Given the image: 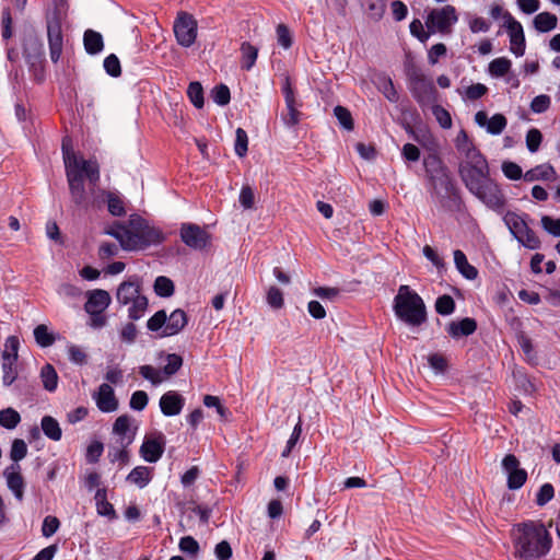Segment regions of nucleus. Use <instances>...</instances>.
I'll return each mask as SVG.
<instances>
[{
	"label": "nucleus",
	"instance_id": "20",
	"mask_svg": "<svg viewBox=\"0 0 560 560\" xmlns=\"http://www.w3.org/2000/svg\"><path fill=\"white\" fill-rule=\"evenodd\" d=\"M93 397L97 408L103 412H113L118 408V400L115 397L114 389L107 383L101 384Z\"/></svg>",
	"mask_w": 560,
	"mask_h": 560
},
{
	"label": "nucleus",
	"instance_id": "17",
	"mask_svg": "<svg viewBox=\"0 0 560 560\" xmlns=\"http://www.w3.org/2000/svg\"><path fill=\"white\" fill-rule=\"evenodd\" d=\"M23 56L28 66L37 68L40 62L45 61L44 45L37 36H30L25 39Z\"/></svg>",
	"mask_w": 560,
	"mask_h": 560
},
{
	"label": "nucleus",
	"instance_id": "41",
	"mask_svg": "<svg viewBox=\"0 0 560 560\" xmlns=\"http://www.w3.org/2000/svg\"><path fill=\"white\" fill-rule=\"evenodd\" d=\"M174 283L173 281L165 277V276H159L154 281V292L156 295L161 298H168L174 294Z\"/></svg>",
	"mask_w": 560,
	"mask_h": 560
},
{
	"label": "nucleus",
	"instance_id": "39",
	"mask_svg": "<svg viewBox=\"0 0 560 560\" xmlns=\"http://www.w3.org/2000/svg\"><path fill=\"white\" fill-rule=\"evenodd\" d=\"M16 360L9 359V355H2V383L4 386H10L18 377V372L14 368Z\"/></svg>",
	"mask_w": 560,
	"mask_h": 560
},
{
	"label": "nucleus",
	"instance_id": "23",
	"mask_svg": "<svg viewBox=\"0 0 560 560\" xmlns=\"http://www.w3.org/2000/svg\"><path fill=\"white\" fill-rule=\"evenodd\" d=\"M188 323L187 314L180 310L177 308L173 311L170 315H167V320L164 329L161 334H159L160 337H171L179 334L185 326Z\"/></svg>",
	"mask_w": 560,
	"mask_h": 560
},
{
	"label": "nucleus",
	"instance_id": "59",
	"mask_svg": "<svg viewBox=\"0 0 560 560\" xmlns=\"http://www.w3.org/2000/svg\"><path fill=\"white\" fill-rule=\"evenodd\" d=\"M104 69L106 73L113 78H117L121 74V67L118 57L114 54L108 55L104 59Z\"/></svg>",
	"mask_w": 560,
	"mask_h": 560
},
{
	"label": "nucleus",
	"instance_id": "24",
	"mask_svg": "<svg viewBox=\"0 0 560 560\" xmlns=\"http://www.w3.org/2000/svg\"><path fill=\"white\" fill-rule=\"evenodd\" d=\"M138 278L129 279L119 284L116 292V300L121 305H127L142 294L140 293Z\"/></svg>",
	"mask_w": 560,
	"mask_h": 560
},
{
	"label": "nucleus",
	"instance_id": "63",
	"mask_svg": "<svg viewBox=\"0 0 560 560\" xmlns=\"http://www.w3.org/2000/svg\"><path fill=\"white\" fill-rule=\"evenodd\" d=\"M550 97L546 94L538 95L530 102V109L536 114H542L550 107Z\"/></svg>",
	"mask_w": 560,
	"mask_h": 560
},
{
	"label": "nucleus",
	"instance_id": "22",
	"mask_svg": "<svg viewBox=\"0 0 560 560\" xmlns=\"http://www.w3.org/2000/svg\"><path fill=\"white\" fill-rule=\"evenodd\" d=\"M110 302L112 298L107 291L95 289L88 293V301L84 304V310L86 313H104Z\"/></svg>",
	"mask_w": 560,
	"mask_h": 560
},
{
	"label": "nucleus",
	"instance_id": "8",
	"mask_svg": "<svg viewBox=\"0 0 560 560\" xmlns=\"http://www.w3.org/2000/svg\"><path fill=\"white\" fill-rule=\"evenodd\" d=\"M407 78L410 93L421 107L429 106L436 101V90L433 82L419 68H409Z\"/></svg>",
	"mask_w": 560,
	"mask_h": 560
},
{
	"label": "nucleus",
	"instance_id": "51",
	"mask_svg": "<svg viewBox=\"0 0 560 560\" xmlns=\"http://www.w3.org/2000/svg\"><path fill=\"white\" fill-rule=\"evenodd\" d=\"M508 120L502 114H494L491 118H489V122L487 126V132L490 135H500L506 127Z\"/></svg>",
	"mask_w": 560,
	"mask_h": 560
},
{
	"label": "nucleus",
	"instance_id": "36",
	"mask_svg": "<svg viewBox=\"0 0 560 560\" xmlns=\"http://www.w3.org/2000/svg\"><path fill=\"white\" fill-rule=\"evenodd\" d=\"M129 304L131 305L128 308V317L131 320H138L144 316L148 310L149 301L147 296L141 295L138 299L130 302Z\"/></svg>",
	"mask_w": 560,
	"mask_h": 560
},
{
	"label": "nucleus",
	"instance_id": "45",
	"mask_svg": "<svg viewBox=\"0 0 560 560\" xmlns=\"http://www.w3.org/2000/svg\"><path fill=\"white\" fill-rule=\"evenodd\" d=\"M187 95L196 108H202L205 104L203 89L197 81L189 83Z\"/></svg>",
	"mask_w": 560,
	"mask_h": 560
},
{
	"label": "nucleus",
	"instance_id": "52",
	"mask_svg": "<svg viewBox=\"0 0 560 560\" xmlns=\"http://www.w3.org/2000/svg\"><path fill=\"white\" fill-rule=\"evenodd\" d=\"M334 114H335L336 118L338 119L339 124L346 130L350 131L354 128L353 119H352L351 113L348 108L338 105L334 108Z\"/></svg>",
	"mask_w": 560,
	"mask_h": 560
},
{
	"label": "nucleus",
	"instance_id": "40",
	"mask_svg": "<svg viewBox=\"0 0 560 560\" xmlns=\"http://www.w3.org/2000/svg\"><path fill=\"white\" fill-rule=\"evenodd\" d=\"M95 499L97 501V513L102 516H108L109 518H116V512L112 503L105 498V490H97Z\"/></svg>",
	"mask_w": 560,
	"mask_h": 560
},
{
	"label": "nucleus",
	"instance_id": "30",
	"mask_svg": "<svg viewBox=\"0 0 560 560\" xmlns=\"http://www.w3.org/2000/svg\"><path fill=\"white\" fill-rule=\"evenodd\" d=\"M126 479L142 489L149 485L152 479V468L147 466H137L128 474Z\"/></svg>",
	"mask_w": 560,
	"mask_h": 560
},
{
	"label": "nucleus",
	"instance_id": "2",
	"mask_svg": "<svg viewBox=\"0 0 560 560\" xmlns=\"http://www.w3.org/2000/svg\"><path fill=\"white\" fill-rule=\"evenodd\" d=\"M62 156L71 200L77 207L88 209L90 198L84 178L88 179L89 190L93 192L101 177L100 165L96 160H85L75 154L66 139L62 141Z\"/></svg>",
	"mask_w": 560,
	"mask_h": 560
},
{
	"label": "nucleus",
	"instance_id": "35",
	"mask_svg": "<svg viewBox=\"0 0 560 560\" xmlns=\"http://www.w3.org/2000/svg\"><path fill=\"white\" fill-rule=\"evenodd\" d=\"M20 422L21 416L15 409L8 407L0 411V425L2 428L13 430Z\"/></svg>",
	"mask_w": 560,
	"mask_h": 560
},
{
	"label": "nucleus",
	"instance_id": "27",
	"mask_svg": "<svg viewBox=\"0 0 560 560\" xmlns=\"http://www.w3.org/2000/svg\"><path fill=\"white\" fill-rule=\"evenodd\" d=\"M454 264L464 278L475 280L478 277L477 268L468 262L466 255L460 249L454 252Z\"/></svg>",
	"mask_w": 560,
	"mask_h": 560
},
{
	"label": "nucleus",
	"instance_id": "56",
	"mask_svg": "<svg viewBox=\"0 0 560 560\" xmlns=\"http://www.w3.org/2000/svg\"><path fill=\"white\" fill-rule=\"evenodd\" d=\"M432 105V114L440 124V126L444 129H450L452 127V118L450 113L438 104H431Z\"/></svg>",
	"mask_w": 560,
	"mask_h": 560
},
{
	"label": "nucleus",
	"instance_id": "3",
	"mask_svg": "<svg viewBox=\"0 0 560 560\" xmlns=\"http://www.w3.org/2000/svg\"><path fill=\"white\" fill-rule=\"evenodd\" d=\"M427 189L434 202L447 208L450 202L459 201V189L451 171L438 154H429L423 159Z\"/></svg>",
	"mask_w": 560,
	"mask_h": 560
},
{
	"label": "nucleus",
	"instance_id": "10",
	"mask_svg": "<svg viewBox=\"0 0 560 560\" xmlns=\"http://www.w3.org/2000/svg\"><path fill=\"white\" fill-rule=\"evenodd\" d=\"M457 20L456 9L447 4L440 9H432L428 14L425 25L430 33L448 34Z\"/></svg>",
	"mask_w": 560,
	"mask_h": 560
},
{
	"label": "nucleus",
	"instance_id": "53",
	"mask_svg": "<svg viewBox=\"0 0 560 560\" xmlns=\"http://www.w3.org/2000/svg\"><path fill=\"white\" fill-rule=\"evenodd\" d=\"M266 300L268 305L275 310H280L284 305L283 293L275 285L268 289Z\"/></svg>",
	"mask_w": 560,
	"mask_h": 560
},
{
	"label": "nucleus",
	"instance_id": "4",
	"mask_svg": "<svg viewBox=\"0 0 560 560\" xmlns=\"http://www.w3.org/2000/svg\"><path fill=\"white\" fill-rule=\"evenodd\" d=\"M551 544L550 534L541 523L530 521L515 526V556L521 559L541 558L549 552Z\"/></svg>",
	"mask_w": 560,
	"mask_h": 560
},
{
	"label": "nucleus",
	"instance_id": "14",
	"mask_svg": "<svg viewBox=\"0 0 560 560\" xmlns=\"http://www.w3.org/2000/svg\"><path fill=\"white\" fill-rule=\"evenodd\" d=\"M502 468L508 475L506 486L510 490H517L527 480V471L520 467V460L514 454H508L502 459Z\"/></svg>",
	"mask_w": 560,
	"mask_h": 560
},
{
	"label": "nucleus",
	"instance_id": "61",
	"mask_svg": "<svg viewBox=\"0 0 560 560\" xmlns=\"http://www.w3.org/2000/svg\"><path fill=\"white\" fill-rule=\"evenodd\" d=\"M60 527V522L56 516L47 515L42 525V535L46 538L52 536Z\"/></svg>",
	"mask_w": 560,
	"mask_h": 560
},
{
	"label": "nucleus",
	"instance_id": "6",
	"mask_svg": "<svg viewBox=\"0 0 560 560\" xmlns=\"http://www.w3.org/2000/svg\"><path fill=\"white\" fill-rule=\"evenodd\" d=\"M164 241L162 231L148 223L140 215L132 214L129 218V237L127 250H143L152 245H159Z\"/></svg>",
	"mask_w": 560,
	"mask_h": 560
},
{
	"label": "nucleus",
	"instance_id": "18",
	"mask_svg": "<svg viewBox=\"0 0 560 560\" xmlns=\"http://www.w3.org/2000/svg\"><path fill=\"white\" fill-rule=\"evenodd\" d=\"M185 398L176 390H168L160 398L161 412L166 417H174L182 412Z\"/></svg>",
	"mask_w": 560,
	"mask_h": 560
},
{
	"label": "nucleus",
	"instance_id": "13",
	"mask_svg": "<svg viewBox=\"0 0 560 560\" xmlns=\"http://www.w3.org/2000/svg\"><path fill=\"white\" fill-rule=\"evenodd\" d=\"M46 24L50 59L54 63H57L63 48V35L59 13L54 12L51 15H48Z\"/></svg>",
	"mask_w": 560,
	"mask_h": 560
},
{
	"label": "nucleus",
	"instance_id": "32",
	"mask_svg": "<svg viewBox=\"0 0 560 560\" xmlns=\"http://www.w3.org/2000/svg\"><path fill=\"white\" fill-rule=\"evenodd\" d=\"M43 433L52 441H59L62 436V431L59 422L51 416H44L40 421Z\"/></svg>",
	"mask_w": 560,
	"mask_h": 560
},
{
	"label": "nucleus",
	"instance_id": "11",
	"mask_svg": "<svg viewBox=\"0 0 560 560\" xmlns=\"http://www.w3.org/2000/svg\"><path fill=\"white\" fill-rule=\"evenodd\" d=\"M177 43L183 47H190L197 37V21L187 12H179L173 25Z\"/></svg>",
	"mask_w": 560,
	"mask_h": 560
},
{
	"label": "nucleus",
	"instance_id": "19",
	"mask_svg": "<svg viewBox=\"0 0 560 560\" xmlns=\"http://www.w3.org/2000/svg\"><path fill=\"white\" fill-rule=\"evenodd\" d=\"M8 488L12 491L18 501H22L24 497V479L21 475V466L12 464L3 471Z\"/></svg>",
	"mask_w": 560,
	"mask_h": 560
},
{
	"label": "nucleus",
	"instance_id": "29",
	"mask_svg": "<svg viewBox=\"0 0 560 560\" xmlns=\"http://www.w3.org/2000/svg\"><path fill=\"white\" fill-rule=\"evenodd\" d=\"M533 24L536 31L547 33L557 27L558 18L550 12H540L534 18Z\"/></svg>",
	"mask_w": 560,
	"mask_h": 560
},
{
	"label": "nucleus",
	"instance_id": "34",
	"mask_svg": "<svg viewBox=\"0 0 560 560\" xmlns=\"http://www.w3.org/2000/svg\"><path fill=\"white\" fill-rule=\"evenodd\" d=\"M43 386L48 392H55L58 386V374L55 368L47 363L40 370Z\"/></svg>",
	"mask_w": 560,
	"mask_h": 560
},
{
	"label": "nucleus",
	"instance_id": "9",
	"mask_svg": "<svg viewBox=\"0 0 560 560\" xmlns=\"http://www.w3.org/2000/svg\"><path fill=\"white\" fill-rule=\"evenodd\" d=\"M160 359L165 358V365L162 369H156L152 365L145 364L139 368V374L153 386H158L175 375L183 366V358L176 353L161 352Z\"/></svg>",
	"mask_w": 560,
	"mask_h": 560
},
{
	"label": "nucleus",
	"instance_id": "33",
	"mask_svg": "<svg viewBox=\"0 0 560 560\" xmlns=\"http://www.w3.org/2000/svg\"><path fill=\"white\" fill-rule=\"evenodd\" d=\"M240 49L242 52V69L249 71L256 63L258 49L248 42H243Z\"/></svg>",
	"mask_w": 560,
	"mask_h": 560
},
{
	"label": "nucleus",
	"instance_id": "49",
	"mask_svg": "<svg viewBox=\"0 0 560 560\" xmlns=\"http://www.w3.org/2000/svg\"><path fill=\"white\" fill-rule=\"evenodd\" d=\"M179 550L192 558L197 557L200 547L198 541L192 536H184L178 544Z\"/></svg>",
	"mask_w": 560,
	"mask_h": 560
},
{
	"label": "nucleus",
	"instance_id": "26",
	"mask_svg": "<svg viewBox=\"0 0 560 560\" xmlns=\"http://www.w3.org/2000/svg\"><path fill=\"white\" fill-rule=\"evenodd\" d=\"M84 49L89 55H97L104 49V40L101 33L86 30L83 35Z\"/></svg>",
	"mask_w": 560,
	"mask_h": 560
},
{
	"label": "nucleus",
	"instance_id": "15",
	"mask_svg": "<svg viewBox=\"0 0 560 560\" xmlns=\"http://www.w3.org/2000/svg\"><path fill=\"white\" fill-rule=\"evenodd\" d=\"M504 26L506 27L510 36V49L516 57H522L525 54V35L522 24L516 21L510 12L504 14Z\"/></svg>",
	"mask_w": 560,
	"mask_h": 560
},
{
	"label": "nucleus",
	"instance_id": "38",
	"mask_svg": "<svg viewBox=\"0 0 560 560\" xmlns=\"http://www.w3.org/2000/svg\"><path fill=\"white\" fill-rule=\"evenodd\" d=\"M434 307L438 314L448 316L455 312L456 304L451 295L443 294L436 299Z\"/></svg>",
	"mask_w": 560,
	"mask_h": 560
},
{
	"label": "nucleus",
	"instance_id": "57",
	"mask_svg": "<svg viewBox=\"0 0 560 560\" xmlns=\"http://www.w3.org/2000/svg\"><path fill=\"white\" fill-rule=\"evenodd\" d=\"M555 495V488L551 483H544L536 493L535 502L538 506H545Z\"/></svg>",
	"mask_w": 560,
	"mask_h": 560
},
{
	"label": "nucleus",
	"instance_id": "55",
	"mask_svg": "<svg viewBox=\"0 0 560 560\" xmlns=\"http://www.w3.org/2000/svg\"><path fill=\"white\" fill-rule=\"evenodd\" d=\"M27 454V445L24 440L15 439L12 442L10 458L14 462L13 464H19Z\"/></svg>",
	"mask_w": 560,
	"mask_h": 560
},
{
	"label": "nucleus",
	"instance_id": "62",
	"mask_svg": "<svg viewBox=\"0 0 560 560\" xmlns=\"http://www.w3.org/2000/svg\"><path fill=\"white\" fill-rule=\"evenodd\" d=\"M542 135L537 128H532L526 135V145L529 152L534 153L539 149Z\"/></svg>",
	"mask_w": 560,
	"mask_h": 560
},
{
	"label": "nucleus",
	"instance_id": "16",
	"mask_svg": "<svg viewBox=\"0 0 560 560\" xmlns=\"http://www.w3.org/2000/svg\"><path fill=\"white\" fill-rule=\"evenodd\" d=\"M164 450L165 436L160 432L144 439L140 447V455L148 463H156L162 457Z\"/></svg>",
	"mask_w": 560,
	"mask_h": 560
},
{
	"label": "nucleus",
	"instance_id": "54",
	"mask_svg": "<svg viewBox=\"0 0 560 560\" xmlns=\"http://www.w3.org/2000/svg\"><path fill=\"white\" fill-rule=\"evenodd\" d=\"M118 443V447H113L108 451V457L112 463L119 462L124 466L129 462V452L127 451L129 445H124L121 442Z\"/></svg>",
	"mask_w": 560,
	"mask_h": 560
},
{
	"label": "nucleus",
	"instance_id": "44",
	"mask_svg": "<svg viewBox=\"0 0 560 560\" xmlns=\"http://www.w3.org/2000/svg\"><path fill=\"white\" fill-rule=\"evenodd\" d=\"M167 314L164 310L154 313L147 322V328L152 332H162L166 325Z\"/></svg>",
	"mask_w": 560,
	"mask_h": 560
},
{
	"label": "nucleus",
	"instance_id": "31",
	"mask_svg": "<svg viewBox=\"0 0 560 560\" xmlns=\"http://www.w3.org/2000/svg\"><path fill=\"white\" fill-rule=\"evenodd\" d=\"M555 175V170L551 165L540 164L535 166L534 168L527 171L524 174L525 182H535V180H548L551 179Z\"/></svg>",
	"mask_w": 560,
	"mask_h": 560
},
{
	"label": "nucleus",
	"instance_id": "42",
	"mask_svg": "<svg viewBox=\"0 0 560 560\" xmlns=\"http://www.w3.org/2000/svg\"><path fill=\"white\" fill-rule=\"evenodd\" d=\"M107 209L114 217H122L126 214L125 202L122 198L114 192H107Z\"/></svg>",
	"mask_w": 560,
	"mask_h": 560
},
{
	"label": "nucleus",
	"instance_id": "28",
	"mask_svg": "<svg viewBox=\"0 0 560 560\" xmlns=\"http://www.w3.org/2000/svg\"><path fill=\"white\" fill-rule=\"evenodd\" d=\"M375 85L377 90L390 102L397 103L399 100V94L395 89V85L392 79L386 74H380L376 77Z\"/></svg>",
	"mask_w": 560,
	"mask_h": 560
},
{
	"label": "nucleus",
	"instance_id": "7",
	"mask_svg": "<svg viewBox=\"0 0 560 560\" xmlns=\"http://www.w3.org/2000/svg\"><path fill=\"white\" fill-rule=\"evenodd\" d=\"M528 214L520 215L513 211H508L503 221L514 238L528 249H538L541 245L539 237L528 226L526 219Z\"/></svg>",
	"mask_w": 560,
	"mask_h": 560
},
{
	"label": "nucleus",
	"instance_id": "64",
	"mask_svg": "<svg viewBox=\"0 0 560 560\" xmlns=\"http://www.w3.org/2000/svg\"><path fill=\"white\" fill-rule=\"evenodd\" d=\"M502 172L505 177L512 180H517L522 178V176L524 177L521 166L514 162H503Z\"/></svg>",
	"mask_w": 560,
	"mask_h": 560
},
{
	"label": "nucleus",
	"instance_id": "46",
	"mask_svg": "<svg viewBox=\"0 0 560 560\" xmlns=\"http://www.w3.org/2000/svg\"><path fill=\"white\" fill-rule=\"evenodd\" d=\"M34 338L36 342L43 347H50L55 342V336L49 332L46 325H38L34 329Z\"/></svg>",
	"mask_w": 560,
	"mask_h": 560
},
{
	"label": "nucleus",
	"instance_id": "60",
	"mask_svg": "<svg viewBox=\"0 0 560 560\" xmlns=\"http://www.w3.org/2000/svg\"><path fill=\"white\" fill-rule=\"evenodd\" d=\"M542 229L555 237H560V219L542 215L540 220Z\"/></svg>",
	"mask_w": 560,
	"mask_h": 560
},
{
	"label": "nucleus",
	"instance_id": "25",
	"mask_svg": "<svg viewBox=\"0 0 560 560\" xmlns=\"http://www.w3.org/2000/svg\"><path fill=\"white\" fill-rule=\"evenodd\" d=\"M130 417L127 415L119 416L113 425V432L119 436V441L124 445H130L135 439V433L130 431Z\"/></svg>",
	"mask_w": 560,
	"mask_h": 560
},
{
	"label": "nucleus",
	"instance_id": "1",
	"mask_svg": "<svg viewBox=\"0 0 560 560\" xmlns=\"http://www.w3.org/2000/svg\"><path fill=\"white\" fill-rule=\"evenodd\" d=\"M458 153V175L467 190L495 212H503L506 199L498 183L490 176L486 156L468 133L460 129L454 140Z\"/></svg>",
	"mask_w": 560,
	"mask_h": 560
},
{
	"label": "nucleus",
	"instance_id": "37",
	"mask_svg": "<svg viewBox=\"0 0 560 560\" xmlns=\"http://www.w3.org/2000/svg\"><path fill=\"white\" fill-rule=\"evenodd\" d=\"M511 66H512V62L510 59H508L505 57H500V58L493 59L489 63L488 70L492 77L501 78L509 73Z\"/></svg>",
	"mask_w": 560,
	"mask_h": 560
},
{
	"label": "nucleus",
	"instance_id": "47",
	"mask_svg": "<svg viewBox=\"0 0 560 560\" xmlns=\"http://www.w3.org/2000/svg\"><path fill=\"white\" fill-rule=\"evenodd\" d=\"M105 233L107 235L115 237L119 242L120 246L125 250H127L126 242H127V238L129 237V224L122 225V224L117 223L114 226L106 230Z\"/></svg>",
	"mask_w": 560,
	"mask_h": 560
},
{
	"label": "nucleus",
	"instance_id": "50",
	"mask_svg": "<svg viewBox=\"0 0 560 560\" xmlns=\"http://www.w3.org/2000/svg\"><path fill=\"white\" fill-rule=\"evenodd\" d=\"M235 154L240 158L246 155L248 150V137L244 129L237 128L235 131Z\"/></svg>",
	"mask_w": 560,
	"mask_h": 560
},
{
	"label": "nucleus",
	"instance_id": "43",
	"mask_svg": "<svg viewBox=\"0 0 560 560\" xmlns=\"http://www.w3.org/2000/svg\"><path fill=\"white\" fill-rule=\"evenodd\" d=\"M365 11L370 19L380 21L385 12V0H365Z\"/></svg>",
	"mask_w": 560,
	"mask_h": 560
},
{
	"label": "nucleus",
	"instance_id": "5",
	"mask_svg": "<svg viewBox=\"0 0 560 560\" xmlns=\"http://www.w3.org/2000/svg\"><path fill=\"white\" fill-rule=\"evenodd\" d=\"M396 316L410 326H420L427 320L425 304L421 296L408 285H400L394 299Z\"/></svg>",
	"mask_w": 560,
	"mask_h": 560
},
{
	"label": "nucleus",
	"instance_id": "21",
	"mask_svg": "<svg viewBox=\"0 0 560 560\" xmlns=\"http://www.w3.org/2000/svg\"><path fill=\"white\" fill-rule=\"evenodd\" d=\"M447 335L453 339L468 337L477 330V322L475 318L465 317L459 320H452L445 328Z\"/></svg>",
	"mask_w": 560,
	"mask_h": 560
},
{
	"label": "nucleus",
	"instance_id": "58",
	"mask_svg": "<svg viewBox=\"0 0 560 560\" xmlns=\"http://www.w3.org/2000/svg\"><path fill=\"white\" fill-rule=\"evenodd\" d=\"M299 105L285 106L287 109L281 114V119L288 127H294L299 124L302 113L298 109Z\"/></svg>",
	"mask_w": 560,
	"mask_h": 560
},
{
	"label": "nucleus",
	"instance_id": "48",
	"mask_svg": "<svg viewBox=\"0 0 560 560\" xmlns=\"http://www.w3.org/2000/svg\"><path fill=\"white\" fill-rule=\"evenodd\" d=\"M211 98L215 104L220 106L228 105L231 101L230 89L225 84L215 85L211 90Z\"/></svg>",
	"mask_w": 560,
	"mask_h": 560
},
{
	"label": "nucleus",
	"instance_id": "12",
	"mask_svg": "<svg viewBox=\"0 0 560 560\" xmlns=\"http://www.w3.org/2000/svg\"><path fill=\"white\" fill-rule=\"evenodd\" d=\"M179 235L182 242L194 250H203L211 243V235L196 223H182Z\"/></svg>",
	"mask_w": 560,
	"mask_h": 560
}]
</instances>
